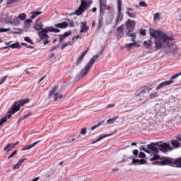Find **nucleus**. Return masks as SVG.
<instances>
[{
	"mask_svg": "<svg viewBox=\"0 0 181 181\" xmlns=\"http://www.w3.org/2000/svg\"><path fill=\"white\" fill-rule=\"evenodd\" d=\"M150 36L155 39L156 50H160L164 47V52L166 54H175L176 53L177 47L175 44L169 45V40H173L170 35H168L160 31L156 30L153 28L150 29ZM165 45L166 46L165 47Z\"/></svg>",
	"mask_w": 181,
	"mask_h": 181,
	"instance_id": "obj_1",
	"label": "nucleus"
},
{
	"mask_svg": "<svg viewBox=\"0 0 181 181\" xmlns=\"http://www.w3.org/2000/svg\"><path fill=\"white\" fill-rule=\"evenodd\" d=\"M28 103H30V99H23L18 101H16L11 106V109L8 111V114L6 115V117H3L0 121V127L2 125V124H5L13 114H16L18 111H21V107H23L25 105V104H28Z\"/></svg>",
	"mask_w": 181,
	"mask_h": 181,
	"instance_id": "obj_2",
	"label": "nucleus"
},
{
	"mask_svg": "<svg viewBox=\"0 0 181 181\" xmlns=\"http://www.w3.org/2000/svg\"><path fill=\"white\" fill-rule=\"evenodd\" d=\"M136 23H135V21L132 20H128L125 23V28L127 30L126 33V35L127 37H132V42H135V37H136V33H132L135 30V25Z\"/></svg>",
	"mask_w": 181,
	"mask_h": 181,
	"instance_id": "obj_3",
	"label": "nucleus"
},
{
	"mask_svg": "<svg viewBox=\"0 0 181 181\" xmlns=\"http://www.w3.org/2000/svg\"><path fill=\"white\" fill-rule=\"evenodd\" d=\"M49 32H54V33H60V30L57 28H54L53 27H47L45 28L42 29L41 31H39L37 33V35L40 39H41V40H48L49 35H47V33H49Z\"/></svg>",
	"mask_w": 181,
	"mask_h": 181,
	"instance_id": "obj_4",
	"label": "nucleus"
},
{
	"mask_svg": "<svg viewBox=\"0 0 181 181\" xmlns=\"http://www.w3.org/2000/svg\"><path fill=\"white\" fill-rule=\"evenodd\" d=\"M98 55H95L88 62V63L86 65V66L80 72V76L84 77V76H87V74L88 71H90V69L93 67V64L97 62L99 59Z\"/></svg>",
	"mask_w": 181,
	"mask_h": 181,
	"instance_id": "obj_5",
	"label": "nucleus"
},
{
	"mask_svg": "<svg viewBox=\"0 0 181 181\" xmlns=\"http://www.w3.org/2000/svg\"><path fill=\"white\" fill-rule=\"evenodd\" d=\"M148 149H149L151 153H153V156L151 158V160H158L159 159V156L158 153L159 152L158 143H152L147 146Z\"/></svg>",
	"mask_w": 181,
	"mask_h": 181,
	"instance_id": "obj_6",
	"label": "nucleus"
},
{
	"mask_svg": "<svg viewBox=\"0 0 181 181\" xmlns=\"http://www.w3.org/2000/svg\"><path fill=\"white\" fill-rule=\"evenodd\" d=\"M117 4L118 6V12L119 14L117 16V18L115 20V26L118 25L121 21H122V15H121V11H122V0H117Z\"/></svg>",
	"mask_w": 181,
	"mask_h": 181,
	"instance_id": "obj_7",
	"label": "nucleus"
},
{
	"mask_svg": "<svg viewBox=\"0 0 181 181\" xmlns=\"http://www.w3.org/2000/svg\"><path fill=\"white\" fill-rule=\"evenodd\" d=\"M158 149L161 152L166 153L168 151H171L172 148L170 147V144L168 143H158Z\"/></svg>",
	"mask_w": 181,
	"mask_h": 181,
	"instance_id": "obj_8",
	"label": "nucleus"
},
{
	"mask_svg": "<svg viewBox=\"0 0 181 181\" xmlns=\"http://www.w3.org/2000/svg\"><path fill=\"white\" fill-rule=\"evenodd\" d=\"M160 163L163 166L166 165H169L170 166H173V158H168V157H163L160 159Z\"/></svg>",
	"mask_w": 181,
	"mask_h": 181,
	"instance_id": "obj_9",
	"label": "nucleus"
},
{
	"mask_svg": "<svg viewBox=\"0 0 181 181\" xmlns=\"http://www.w3.org/2000/svg\"><path fill=\"white\" fill-rule=\"evenodd\" d=\"M125 28V25H121L119 27H118L116 30V36L117 37V40H119V39H122V37L124 36V29Z\"/></svg>",
	"mask_w": 181,
	"mask_h": 181,
	"instance_id": "obj_10",
	"label": "nucleus"
},
{
	"mask_svg": "<svg viewBox=\"0 0 181 181\" xmlns=\"http://www.w3.org/2000/svg\"><path fill=\"white\" fill-rule=\"evenodd\" d=\"M173 80H175V78L172 79V77H170L169 81H163L161 83H160L156 88V90H160V88H163L164 87H166V86H170V84H173Z\"/></svg>",
	"mask_w": 181,
	"mask_h": 181,
	"instance_id": "obj_11",
	"label": "nucleus"
},
{
	"mask_svg": "<svg viewBox=\"0 0 181 181\" xmlns=\"http://www.w3.org/2000/svg\"><path fill=\"white\" fill-rule=\"evenodd\" d=\"M81 30L80 33H87L90 30V27L87 25V22L80 23Z\"/></svg>",
	"mask_w": 181,
	"mask_h": 181,
	"instance_id": "obj_12",
	"label": "nucleus"
},
{
	"mask_svg": "<svg viewBox=\"0 0 181 181\" xmlns=\"http://www.w3.org/2000/svg\"><path fill=\"white\" fill-rule=\"evenodd\" d=\"M107 6V0H100V15H104V11Z\"/></svg>",
	"mask_w": 181,
	"mask_h": 181,
	"instance_id": "obj_13",
	"label": "nucleus"
},
{
	"mask_svg": "<svg viewBox=\"0 0 181 181\" xmlns=\"http://www.w3.org/2000/svg\"><path fill=\"white\" fill-rule=\"evenodd\" d=\"M87 53H88V49H86L82 52L81 56H79L78 58L76 59V66H78V64H81V62L84 60V57H86V54H87Z\"/></svg>",
	"mask_w": 181,
	"mask_h": 181,
	"instance_id": "obj_14",
	"label": "nucleus"
},
{
	"mask_svg": "<svg viewBox=\"0 0 181 181\" xmlns=\"http://www.w3.org/2000/svg\"><path fill=\"white\" fill-rule=\"evenodd\" d=\"M90 3L88 0H81L80 7L84 9V11L87 10L90 6Z\"/></svg>",
	"mask_w": 181,
	"mask_h": 181,
	"instance_id": "obj_15",
	"label": "nucleus"
},
{
	"mask_svg": "<svg viewBox=\"0 0 181 181\" xmlns=\"http://www.w3.org/2000/svg\"><path fill=\"white\" fill-rule=\"evenodd\" d=\"M126 13L129 18H136V13L134 11L132 8H127Z\"/></svg>",
	"mask_w": 181,
	"mask_h": 181,
	"instance_id": "obj_16",
	"label": "nucleus"
},
{
	"mask_svg": "<svg viewBox=\"0 0 181 181\" xmlns=\"http://www.w3.org/2000/svg\"><path fill=\"white\" fill-rule=\"evenodd\" d=\"M146 163V160H145L144 159L138 160L133 158L132 162L131 163L130 165H145Z\"/></svg>",
	"mask_w": 181,
	"mask_h": 181,
	"instance_id": "obj_17",
	"label": "nucleus"
},
{
	"mask_svg": "<svg viewBox=\"0 0 181 181\" xmlns=\"http://www.w3.org/2000/svg\"><path fill=\"white\" fill-rule=\"evenodd\" d=\"M25 160H26V158H21V159L18 160L17 163L13 166V169L14 170L19 169V168H21V166H22V163H23V162H25Z\"/></svg>",
	"mask_w": 181,
	"mask_h": 181,
	"instance_id": "obj_18",
	"label": "nucleus"
},
{
	"mask_svg": "<svg viewBox=\"0 0 181 181\" xmlns=\"http://www.w3.org/2000/svg\"><path fill=\"white\" fill-rule=\"evenodd\" d=\"M152 90L151 88L148 89L147 88H141L140 89L137 90L136 92V97H139L141 94H144V93H146V91H151Z\"/></svg>",
	"mask_w": 181,
	"mask_h": 181,
	"instance_id": "obj_19",
	"label": "nucleus"
},
{
	"mask_svg": "<svg viewBox=\"0 0 181 181\" xmlns=\"http://www.w3.org/2000/svg\"><path fill=\"white\" fill-rule=\"evenodd\" d=\"M173 166L181 168V158L177 159L173 158Z\"/></svg>",
	"mask_w": 181,
	"mask_h": 181,
	"instance_id": "obj_20",
	"label": "nucleus"
},
{
	"mask_svg": "<svg viewBox=\"0 0 181 181\" xmlns=\"http://www.w3.org/2000/svg\"><path fill=\"white\" fill-rule=\"evenodd\" d=\"M55 28L66 29V28H69V23H67V22L59 23L55 25Z\"/></svg>",
	"mask_w": 181,
	"mask_h": 181,
	"instance_id": "obj_21",
	"label": "nucleus"
},
{
	"mask_svg": "<svg viewBox=\"0 0 181 181\" xmlns=\"http://www.w3.org/2000/svg\"><path fill=\"white\" fill-rule=\"evenodd\" d=\"M71 35V31L69 32H65L63 35H61L59 38V42H63L64 39L68 37V36H70Z\"/></svg>",
	"mask_w": 181,
	"mask_h": 181,
	"instance_id": "obj_22",
	"label": "nucleus"
},
{
	"mask_svg": "<svg viewBox=\"0 0 181 181\" xmlns=\"http://www.w3.org/2000/svg\"><path fill=\"white\" fill-rule=\"evenodd\" d=\"M39 142H40V140L33 143L31 145H28L24 147L23 148L21 149V151H29V149H32V148H33L34 146H36V145H37Z\"/></svg>",
	"mask_w": 181,
	"mask_h": 181,
	"instance_id": "obj_23",
	"label": "nucleus"
},
{
	"mask_svg": "<svg viewBox=\"0 0 181 181\" xmlns=\"http://www.w3.org/2000/svg\"><path fill=\"white\" fill-rule=\"evenodd\" d=\"M15 146H16V144H8L4 149V152H9L11 151H12V149H13V148H15Z\"/></svg>",
	"mask_w": 181,
	"mask_h": 181,
	"instance_id": "obj_24",
	"label": "nucleus"
},
{
	"mask_svg": "<svg viewBox=\"0 0 181 181\" xmlns=\"http://www.w3.org/2000/svg\"><path fill=\"white\" fill-rule=\"evenodd\" d=\"M34 29H35V30H38V32L40 30L42 31V29H44L43 28V24L42 23V22H40V23H35V25H34Z\"/></svg>",
	"mask_w": 181,
	"mask_h": 181,
	"instance_id": "obj_25",
	"label": "nucleus"
},
{
	"mask_svg": "<svg viewBox=\"0 0 181 181\" xmlns=\"http://www.w3.org/2000/svg\"><path fill=\"white\" fill-rule=\"evenodd\" d=\"M171 145L175 148H180L181 146L180 141H179V140H173L171 141Z\"/></svg>",
	"mask_w": 181,
	"mask_h": 181,
	"instance_id": "obj_26",
	"label": "nucleus"
},
{
	"mask_svg": "<svg viewBox=\"0 0 181 181\" xmlns=\"http://www.w3.org/2000/svg\"><path fill=\"white\" fill-rule=\"evenodd\" d=\"M110 136V134H103V135H101V136H100L96 139V141H93L91 144H97V142H100V141H102V139H104V138H107V136Z\"/></svg>",
	"mask_w": 181,
	"mask_h": 181,
	"instance_id": "obj_27",
	"label": "nucleus"
},
{
	"mask_svg": "<svg viewBox=\"0 0 181 181\" xmlns=\"http://www.w3.org/2000/svg\"><path fill=\"white\" fill-rule=\"evenodd\" d=\"M143 43L146 49H149L150 47H152V40H146Z\"/></svg>",
	"mask_w": 181,
	"mask_h": 181,
	"instance_id": "obj_28",
	"label": "nucleus"
},
{
	"mask_svg": "<svg viewBox=\"0 0 181 181\" xmlns=\"http://www.w3.org/2000/svg\"><path fill=\"white\" fill-rule=\"evenodd\" d=\"M86 10H84V8H81L79 6V8L77 10H76V11H75V15H77V16H80L81 15H83V13Z\"/></svg>",
	"mask_w": 181,
	"mask_h": 181,
	"instance_id": "obj_29",
	"label": "nucleus"
},
{
	"mask_svg": "<svg viewBox=\"0 0 181 181\" xmlns=\"http://www.w3.org/2000/svg\"><path fill=\"white\" fill-rule=\"evenodd\" d=\"M39 15H42V11H33L31 13L30 19H35L36 16H39Z\"/></svg>",
	"mask_w": 181,
	"mask_h": 181,
	"instance_id": "obj_30",
	"label": "nucleus"
},
{
	"mask_svg": "<svg viewBox=\"0 0 181 181\" xmlns=\"http://www.w3.org/2000/svg\"><path fill=\"white\" fill-rule=\"evenodd\" d=\"M117 119H118V117H114L111 119H107L106 122L108 125H111V124H114V122H115V121H117Z\"/></svg>",
	"mask_w": 181,
	"mask_h": 181,
	"instance_id": "obj_31",
	"label": "nucleus"
},
{
	"mask_svg": "<svg viewBox=\"0 0 181 181\" xmlns=\"http://www.w3.org/2000/svg\"><path fill=\"white\" fill-rule=\"evenodd\" d=\"M132 47H138V43L132 42L126 45V49H132Z\"/></svg>",
	"mask_w": 181,
	"mask_h": 181,
	"instance_id": "obj_32",
	"label": "nucleus"
},
{
	"mask_svg": "<svg viewBox=\"0 0 181 181\" xmlns=\"http://www.w3.org/2000/svg\"><path fill=\"white\" fill-rule=\"evenodd\" d=\"M63 98V95L59 93L54 94V101H58V100H62Z\"/></svg>",
	"mask_w": 181,
	"mask_h": 181,
	"instance_id": "obj_33",
	"label": "nucleus"
},
{
	"mask_svg": "<svg viewBox=\"0 0 181 181\" xmlns=\"http://www.w3.org/2000/svg\"><path fill=\"white\" fill-rule=\"evenodd\" d=\"M103 15L98 19V30H100L103 28Z\"/></svg>",
	"mask_w": 181,
	"mask_h": 181,
	"instance_id": "obj_34",
	"label": "nucleus"
},
{
	"mask_svg": "<svg viewBox=\"0 0 181 181\" xmlns=\"http://www.w3.org/2000/svg\"><path fill=\"white\" fill-rule=\"evenodd\" d=\"M56 91H57V86H54L49 93L48 94V97L50 98L52 97V95H53L54 94V93H56Z\"/></svg>",
	"mask_w": 181,
	"mask_h": 181,
	"instance_id": "obj_35",
	"label": "nucleus"
},
{
	"mask_svg": "<svg viewBox=\"0 0 181 181\" xmlns=\"http://www.w3.org/2000/svg\"><path fill=\"white\" fill-rule=\"evenodd\" d=\"M8 47H11V49H18V47H21V45H19V42H16V43L10 45Z\"/></svg>",
	"mask_w": 181,
	"mask_h": 181,
	"instance_id": "obj_36",
	"label": "nucleus"
},
{
	"mask_svg": "<svg viewBox=\"0 0 181 181\" xmlns=\"http://www.w3.org/2000/svg\"><path fill=\"white\" fill-rule=\"evenodd\" d=\"M153 21H160V14L156 13L153 16Z\"/></svg>",
	"mask_w": 181,
	"mask_h": 181,
	"instance_id": "obj_37",
	"label": "nucleus"
},
{
	"mask_svg": "<svg viewBox=\"0 0 181 181\" xmlns=\"http://www.w3.org/2000/svg\"><path fill=\"white\" fill-rule=\"evenodd\" d=\"M18 19H20L21 21H25V19H26V14L25 13H21L19 16H18Z\"/></svg>",
	"mask_w": 181,
	"mask_h": 181,
	"instance_id": "obj_38",
	"label": "nucleus"
},
{
	"mask_svg": "<svg viewBox=\"0 0 181 181\" xmlns=\"http://www.w3.org/2000/svg\"><path fill=\"white\" fill-rule=\"evenodd\" d=\"M5 32H11V28H0V33H4Z\"/></svg>",
	"mask_w": 181,
	"mask_h": 181,
	"instance_id": "obj_39",
	"label": "nucleus"
},
{
	"mask_svg": "<svg viewBox=\"0 0 181 181\" xmlns=\"http://www.w3.org/2000/svg\"><path fill=\"white\" fill-rule=\"evenodd\" d=\"M158 97V93L155 92L149 95V98L152 100V98H156Z\"/></svg>",
	"mask_w": 181,
	"mask_h": 181,
	"instance_id": "obj_40",
	"label": "nucleus"
},
{
	"mask_svg": "<svg viewBox=\"0 0 181 181\" xmlns=\"http://www.w3.org/2000/svg\"><path fill=\"white\" fill-rule=\"evenodd\" d=\"M70 45H71V42H66V43L63 44V45L61 46L62 50H63V49H66V47H67V46H70Z\"/></svg>",
	"mask_w": 181,
	"mask_h": 181,
	"instance_id": "obj_41",
	"label": "nucleus"
},
{
	"mask_svg": "<svg viewBox=\"0 0 181 181\" xmlns=\"http://www.w3.org/2000/svg\"><path fill=\"white\" fill-rule=\"evenodd\" d=\"M6 78H8V76H3L1 79H0V86H1V84H4L5 81H6Z\"/></svg>",
	"mask_w": 181,
	"mask_h": 181,
	"instance_id": "obj_42",
	"label": "nucleus"
},
{
	"mask_svg": "<svg viewBox=\"0 0 181 181\" xmlns=\"http://www.w3.org/2000/svg\"><path fill=\"white\" fill-rule=\"evenodd\" d=\"M100 125H103L102 122H99L98 124H95L91 127V131H94L96 128H98Z\"/></svg>",
	"mask_w": 181,
	"mask_h": 181,
	"instance_id": "obj_43",
	"label": "nucleus"
},
{
	"mask_svg": "<svg viewBox=\"0 0 181 181\" xmlns=\"http://www.w3.org/2000/svg\"><path fill=\"white\" fill-rule=\"evenodd\" d=\"M24 40H25V42H28V43H30L31 45H33V41H32V40L29 37H25L24 38Z\"/></svg>",
	"mask_w": 181,
	"mask_h": 181,
	"instance_id": "obj_44",
	"label": "nucleus"
},
{
	"mask_svg": "<svg viewBox=\"0 0 181 181\" xmlns=\"http://www.w3.org/2000/svg\"><path fill=\"white\" fill-rule=\"evenodd\" d=\"M18 0H7L6 4L7 5H12V4H15Z\"/></svg>",
	"mask_w": 181,
	"mask_h": 181,
	"instance_id": "obj_45",
	"label": "nucleus"
},
{
	"mask_svg": "<svg viewBox=\"0 0 181 181\" xmlns=\"http://www.w3.org/2000/svg\"><path fill=\"white\" fill-rule=\"evenodd\" d=\"M16 153H18V151H14L8 158V159H11V158H13V156H15V155H16Z\"/></svg>",
	"mask_w": 181,
	"mask_h": 181,
	"instance_id": "obj_46",
	"label": "nucleus"
},
{
	"mask_svg": "<svg viewBox=\"0 0 181 181\" xmlns=\"http://www.w3.org/2000/svg\"><path fill=\"white\" fill-rule=\"evenodd\" d=\"M81 135H86V134H87V130H86V127L81 129Z\"/></svg>",
	"mask_w": 181,
	"mask_h": 181,
	"instance_id": "obj_47",
	"label": "nucleus"
},
{
	"mask_svg": "<svg viewBox=\"0 0 181 181\" xmlns=\"http://www.w3.org/2000/svg\"><path fill=\"white\" fill-rule=\"evenodd\" d=\"M140 34L141 35V36H146V30L141 29L140 30Z\"/></svg>",
	"mask_w": 181,
	"mask_h": 181,
	"instance_id": "obj_48",
	"label": "nucleus"
},
{
	"mask_svg": "<svg viewBox=\"0 0 181 181\" xmlns=\"http://www.w3.org/2000/svg\"><path fill=\"white\" fill-rule=\"evenodd\" d=\"M146 156V155L144 152H140L139 153V158H145Z\"/></svg>",
	"mask_w": 181,
	"mask_h": 181,
	"instance_id": "obj_49",
	"label": "nucleus"
},
{
	"mask_svg": "<svg viewBox=\"0 0 181 181\" xmlns=\"http://www.w3.org/2000/svg\"><path fill=\"white\" fill-rule=\"evenodd\" d=\"M29 23H32V19H30V18H28L25 21V25H29Z\"/></svg>",
	"mask_w": 181,
	"mask_h": 181,
	"instance_id": "obj_50",
	"label": "nucleus"
},
{
	"mask_svg": "<svg viewBox=\"0 0 181 181\" xmlns=\"http://www.w3.org/2000/svg\"><path fill=\"white\" fill-rule=\"evenodd\" d=\"M69 27L70 28H74V22H73V20H70L69 21Z\"/></svg>",
	"mask_w": 181,
	"mask_h": 181,
	"instance_id": "obj_51",
	"label": "nucleus"
},
{
	"mask_svg": "<svg viewBox=\"0 0 181 181\" xmlns=\"http://www.w3.org/2000/svg\"><path fill=\"white\" fill-rule=\"evenodd\" d=\"M5 21L7 23H12V18H6L5 19Z\"/></svg>",
	"mask_w": 181,
	"mask_h": 181,
	"instance_id": "obj_52",
	"label": "nucleus"
},
{
	"mask_svg": "<svg viewBox=\"0 0 181 181\" xmlns=\"http://www.w3.org/2000/svg\"><path fill=\"white\" fill-rule=\"evenodd\" d=\"M139 6H143V7H146L148 6V5L146 4V3L144 2V1H141L139 3Z\"/></svg>",
	"mask_w": 181,
	"mask_h": 181,
	"instance_id": "obj_53",
	"label": "nucleus"
},
{
	"mask_svg": "<svg viewBox=\"0 0 181 181\" xmlns=\"http://www.w3.org/2000/svg\"><path fill=\"white\" fill-rule=\"evenodd\" d=\"M115 107V104H109L107 105V108H112Z\"/></svg>",
	"mask_w": 181,
	"mask_h": 181,
	"instance_id": "obj_54",
	"label": "nucleus"
},
{
	"mask_svg": "<svg viewBox=\"0 0 181 181\" xmlns=\"http://www.w3.org/2000/svg\"><path fill=\"white\" fill-rule=\"evenodd\" d=\"M138 153H139L138 150L133 151V155H134V156H138Z\"/></svg>",
	"mask_w": 181,
	"mask_h": 181,
	"instance_id": "obj_55",
	"label": "nucleus"
},
{
	"mask_svg": "<svg viewBox=\"0 0 181 181\" xmlns=\"http://www.w3.org/2000/svg\"><path fill=\"white\" fill-rule=\"evenodd\" d=\"M81 36L80 35H76L72 38L73 42H74V40L76 39L77 40V39H80Z\"/></svg>",
	"mask_w": 181,
	"mask_h": 181,
	"instance_id": "obj_56",
	"label": "nucleus"
},
{
	"mask_svg": "<svg viewBox=\"0 0 181 181\" xmlns=\"http://www.w3.org/2000/svg\"><path fill=\"white\" fill-rule=\"evenodd\" d=\"M45 78H46V75H45L44 76L41 77L38 81V83H40L42 81H43V80H45Z\"/></svg>",
	"mask_w": 181,
	"mask_h": 181,
	"instance_id": "obj_57",
	"label": "nucleus"
},
{
	"mask_svg": "<svg viewBox=\"0 0 181 181\" xmlns=\"http://www.w3.org/2000/svg\"><path fill=\"white\" fill-rule=\"evenodd\" d=\"M32 115V113L29 112L24 115V118H28Z\"/></svg>",
	"mask_w": 181,
	"mask_h": 181,
	"instance_id": "obj_58",
	"label": "nucleus"
},
{
	"mask_svg": "<svg viewBox=\"0 0 181 181\" xmlns=\"http://www.w3.org/2000/svg\"><path fill=\"white\" fill-rule=\"evenodd\" d=\"M53 57H54V53H52V54L49 55V59H53Z\"/></svg>",
	"mask_w": 181,
	"mask_h": 181,
	"instance_id": "obj_59",
	"label": "nucleus"
},
{
	"mask_svg": "<svg viewBox=\"0 0 181 181\" xmlns=\"http://www.w3.org/2000/svg\"><path fill=\"white\" fill-rule=\"evenodd\" d=\"M57 49V47H52V48L49 50V52H54V50H56Z\"/></svg>",
	"mask_w": 181,
	"mask_h": 181,
	"instance_id": "obj_60",
	"label": "nucleus"
},
{
	"mask_svg": "<svg viewBox=\"0 0 181 181\" xmlns=\"http://www.w3.org/2000/svg\"><path fill=\"white\" fill-rule=\"evenodd\" d=\"M49 44V41L47 40H45V41H44V45L45 46H46V45Z\"/></svg>",
	"mask_w": 181,
	"mask_h": 181,
	"instance_id": "obj_61",
	"label": "nucleus"
},
{
	"mask_svg": "<svg viewBox=\"0 0 181 181\" xmlns=\"http://www.w3.org/2000/svg\"><path fill=\"white\" fill-rule=\"evenodd\" d=\"M24 73L25 74H30V72L28 69L25 70Z\"/></svg>",
	"mask_w": 181,
	"mask_h": 181,
	"instance_id": "obj_62",
	"label": "nucleus"
},
{
	"mask_svg": "<svg viewBox=\"0 0 181 181\" xmlns=\"http://www.w3.org/2000/svg\"><path fill=\"white\" fill-rule=\"evenodd\" d=\"M92 12H97V8H95V7L93 8Z\"/></svg>",
	"mask_w": 181,
	"mask_h": 181,
	"instance_id": "obj_63",
	"label": "nucleus"
},
{
	"mask_svg": "<svg viewBox=\"0 0 181 181\" xmlns=\"http://www.w3.org/2000/svg\"><path fill=\"white\" fill-rule=\"evenodd\" d=\"M95 26V21L92 22V28H94Z\"/></svg>",
	"mask_w": 181,
	"mask_h": 181,
	"instance_id": "obj_64",
	"label": "nucleus"
}]
</instances>
